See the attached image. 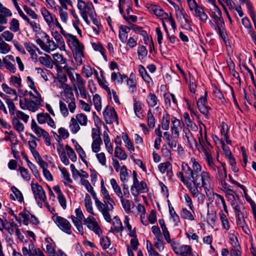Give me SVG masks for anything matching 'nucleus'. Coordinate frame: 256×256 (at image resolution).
Returning <instances> with one entry per match:
<instances>
[{
	"label": "nucleus",
	"mask_w": 256,
	"mask_h": 256,
	"mask_svg": "<svg viewBox=\"0 0 256 256\" xmlns=\"http://www.w3.org/2000/svg\"><path fill=\"white\" fill-rule=\"evenodd\" d=\"M18 170H20L21 176L22 178L26 180H29L30 178V175L29 173L28 170L22 166L19 168Z\"/></svg>",
	"instance_id": "obj_64"
},
{
	"label": "nucleus",
	"mask_w": 256,
	"mask_h": 256,
	"mask_svg": "<svg viewBox=\"0 0 256 256\" xmlns=\"http://www.w3.org/2000/svg\"><path fill=\"white\" fill-rule=\"evenodd\" d=\"M102 144V140H93L92 144V151L94 153H98L100 150V146Z\"/></svg>",
	"instance_id": "obj_49"
},
{
	"label": "nucleus",
	"mask_w": 256,
	"mask_h": 256,
	"mask_svg": "<svg viewBox=\"0 0 256 256\" xmlns=\"http://www.w3.org/2000/svg\"><path fill=\"white\" fill-rule=\"evenodd\" d=\"M103 115L107 124L116 122L117 125L118 124V116L114 108H110L109 106H107L103 112Z\"/></svg>",
	"instance_id": "obj_7"
},
{
	"label": "nucleus",
	"mask_w": 256,
	"mask_h": 256,
	"mask_svg": "<svg viewBox=\"0 0 256 256\" xmlns=\"http://www.w3.org/2000/svg\"><path fill=\"white\" fill-rule=\"evenodd\" d=\"M84 224L90 230H92L96 234L100 236L102 234V230L99 226L96 219L92 216H89L84 220Z\"/></svg>",
	"instance_id": "obj_9"
},
{
	"label": "nucleus",
	"mask_w": 256,
	"mask_h": 256,
	"mask_svg": "<svg viewBox=\"0 0 256 256\" xmlns=\"http://www.w3.org/2000/svg\"><path fill=\"white\" fill-rule=\"evenodd\" d=\"M90 193L94 200L96 206L98 210L102 214L105 220L108 222H110L112 220L110 211H108V210L106 209V205H104V202H102L98 199L94 190L90 191Z\"/></svg>",
	"instance_id": "obj_4"
},
{
	"label": "nucleus",
	"mask_w": 256,
	"mask_h": 256,
	"mask_svg": "<svg viewBox=\"0 0 256 256\" xmlns=\"http://www.w3.org/2000/svg\"><path fill=\"white\" fill-rule=\"evenodd\" d=\"M128 174L126 166H123L120 168V178L123 182H126L128 181Z\"/></svg>",
	"instance_id": "obj_47"
},
{
	"label": "nucleus",
	"mask_w": 256,
	"mask_h": 256,
	"mask_svg": "<svg viewBox=\"0 0 256 256\" xmlns=\"http://www.w3.org/2000/svg\"><path fill=\"white\" fill-rule=\"evenodd\" d=\"M114 156L120 160H126L127 158L126 152L118 146L115 148Z\"/></svg>",
	"instance_id": "obj_30"
},
{
	"label": "nucleus",
	"mask_w": 256,
	"mask_h": 256,
	"mask_svg": "<svg viewBox=\"0 0 256 256\" xmlns=\"http://www.w3.org/2000/svg\"><path fill=\"white\" fill-rule=\"evenodd\" d=\"M69 128L71 131V132L75 134L78 132V131L80 130V126L78 124V122L76 121V120L74 118H72L70 120Z\"/></svg>",
	"instance_id": "obj_34"
},
{
	"label": "nucleus",
	"mask_w": 256,
	"mask_h": 256,
	"mask_svg": "<svg viewBox=\"0 0 256 256\" xmlns=\"http://www.w3.org/2000/svg\"><path fill=\"white\" fill-rule=\"evenodd\" d=\"M68 45L70 48H74V56L76 62L82 64V58L84 56V46L83 44L78 39H76Z\"/></svg>",
	"instance_id": "obj_5"
},
{
	"label": "nucleus",
	"mask_w": 256,
	"mask_h": 256,
	"mask_svg": "<svg viewBox=\"0 0 256 256\" xmlns=\"http://www.w3.org/2000/svg\"><path fill=\"white\" fill-rule=\"evenodd\" d=\"M100 188L101 192L104 196L103 201L104 204L106 205V206L108 211L112 212L114 208V206L115 205V202L109 194L108 191L104 186V182L102 180L101 181Z\"/></svg>",
	"instance_id": "obj_8"
},
{
	"label": "nucleus",
	"mask_w": 256,
	"mask_h": 256,
	"mask_svg": "<svg viewBox=\"0 0 256 256\" xmlns=\"http://www.w3.org/2000/svg\"><path fill=\"white\" fill-rule=\"evenodd\" d=\"M113 228L112 230L116 232L123 230V226L120 219L118 216H114L112 221Z\"/></svg>",
	"instance_id": "obj_28"
},
{
	"label": "nucleus",
	"mask_w": 256,
	"mask_h": 256,
	"mask_svg": "<svg viewBox=\"0 0 256 256\" xmlns=\"http://www.w3.org/2000/svg\"><path fill=\"white\" fill-rule=\"evenodd\" d=\"M110 184L112 186V188L114 190V192H116V195L119 198L122 197V196H123L122 192L121 191L120 188L116 180L114 178H112L110 180Z\"/></svg>",
	"instance_id": "obj_45"
},
{
	"label": "nucleus",
	"mask_w": 256,
	"mask_h": 256,
	"mask_svg": "<svg viewBox=\"0 0 256 256\" xmlns=\"http://www.w3.org/2000/svg\"><path fill=\"white\" fill-rule=\"evenodd\" d=\"M194 12V16L198 17L200 20L202 22H205L208 20V16L206 13L204 12V10L200 6L199 8H196Z\"/></svg>",
	"instance_id": "obj_26"
},
{
	"label": "nucleus",
	"mask_w": 256,
	"mask_h": 256,
	"mask_svg": "<svg viewBox=\"0 0 256 256\" xmlns=\"http://www.w3.org/2000/svg\"><path fill=\"white\" fill-rule=\"evenodd\" d=\"M34 94L32 92H28L26 90L23 96H20V106L23 110H29L34 112L41 106L42 98L38 90L34 91Z\"/></svg>",
	"instance_id": "obj_2"
},
{
	"label": "nucleus",
	"mask_w": 256,
	"mask_h": 256,
	"mask_svg": "<svg viewBox=\"0 0 256 256\" xmlns=\"http://www.w3.org/2000/svg\"><path fill=\"white\" fill-rule=\"evenodd\" d=\"M148 125L152 128H154L155 126V118L153 114H152L151 110H149L148 112Z\"/></svg>",
	"instance_id": "obj_56"
},
{
	"label": "nucleus",
	"mask_w": 256,
	"mask_h": 256,
	"mask_svg": "<svg viewBox=\"0 0 256 256\" xmlns=\"http://www.w3.org/2000/svg\"><path fill=\"white\" fill-rule=\"evenodd\" d=\"M172 122V126L171 128L172 134L174 138H178L179 136V132L182 128L180 120L175 118Z\"/></svg>",
	"instance_id": "obj_19"
},
{
	"label": "nucleus",
	"mask_w": 256,
	"mask_h": 256,
	"mask_svg": "<svg viewBox=\"0 0 256 256\" xmlns=\"http://www.w3.org/2000/svg\"><path fill=\"white\" fill-rule=\"evenodd\" d=\"M210 170L216 173V177L218 180H223L226 178L227 174L225 167L221 168L216 165L215 168H212Z\"/></svg>",
	"instance_id": "obj_16"
},
{
	"label": "nucleus",
	"mask_w": 256,
	"mask_h": 256,
	"mask_svg": "<svg viewBox=\"0 0 256 256\" xmlns=\"http://www.w3.org/2000/svg\"><path fill=\"white\" fill-rule=\"evenodd\" d=\"M216 220V213L212 212H208L207 214L206 220L208 223L211 226L214 225L215 221Z\"/></svg>",
	"instance_id": "obj_62"
},
{
	"label": "nucleus",
	"mask_w": 256,
	"mask_h": 256,
	"mask_svg": "<svg viewBox=\"0 0 256 256\" xmlns=\"http://www.w3.org/2000/svg\"><path fill=\"white\" fill-rule=\"evenodd\" d=\"M60 95L62 100L66 103L73 100L75 101V98L72 92H60Z\"/></svg>",
	"instance_id": "obj_33"
},
{
	"label": "nucleus",
	"mask_w": 256,
	"mask_h": 256,
	"mask_svg": "<svg viewBox=\"0 0 256 256\" xmlns=\"http://www.w3.org/2000/svg\"><path fill=\"white\" fill-rule=\"evenodd\" d=\"M66 150L67 152L69 158L73 162H76L77 160L76 155L73 149L68 145L66 144L65 146Z\"/></svg>",
	"instance_id": "obj_50"
},
{
	"label": "nucleus",
	"mask_w": 256,
	"mask_h": 256,
	"mask_svg": "<svg viewBox=\"0 0 256 256\" xmlns=\"http://www.w3.org/2000/svg\"><path fill=\"white\" fill-rule=\"evenodd\" d=\"M181 216L184 219H186L190 220H194V216L186 208H183L180 213Z\"/></svg>",
	"instance_id": "obj_54"
},
{
	"label": "nucleus",
	"mask_w": 256,
	"mask_h": 256,
	"mask_svg": "<svg viewBox=\"0 0 256 256\" xmlns=\"http://www.w3.org/2000/svg\"><path fill=\"white\" fill-rule=\"evenodd\" d=\"M134 110L136 116L139 118H143L144 115L141 112L142 104L140 101L136 100V98H134Z\"/></svg>",
	"instance_id": "obj_25"
},
{
	"label": "nucleus",
	"mask_w": 256,
	"mask_h": 256,
	"mask_svg": "<svg viewBox=\"0 0 256 256\" xmlns=\"http://www.w3.org/2000/svg\"><path fill=\"white\" fill-rule=\"evenodd\" d=\"M146 248L149 256H160V255L153 248L149 240L146 241Z\"/></svg>",
	"instance_id": "obj_61"
},
{
	"label": "nucleus",
	"mask_w": 256,
	"mask_h": 256,
	"mask_svg": "<svg viewBox=\"0 0 256 256\" xmlns=\"http://www.w3.org/2000/svg\"><path fill=\"white\" fill-rule=\"evenodd\" d=\"M158 168L159 170L162 172V174H164L165 172H166L168 170L172 169V164L168 162H162L160 163L158 166Z\"/></svg>",
	"instance_id": "obj_52"
},
{
	"label": "nucleus",
	"mask_w": 256,
	"mask_h": 256,
	"mask_svg": "<svg viewBox=\"0 0 256 256\" xmlns=\"http://www.w3.org/2000/svg\"><path fill=\"white\" fill-rule=\"evenodd\" d=\"M122 138L126 144V146L127 148L134 152V148L128 135L126 134L123 133Z\"/></svg>",
	"instance_id": "obj_44"
},
{
	"label": "nucleus",
	"mask_w": 256,
	"mask_h": 256,
	"mask_svg": "<svg viewBox=\"0 0 256 256\" xmlns=\"http://www.w3.org/2000/svg\"><path fill=\"white\" fill-rule=\"evenodd\" d=\"M122 207L127 214L130 212L131 208H134L135 206L134 202L132 200L125 199L123 196L120 198Z\"/></svg>",
	"instance_id": "obj_22"
},
{
	"label": "nucleus",
	"mask_w": 256,
	"mask_h": 256,
	"mask_svg": "<svg viewBox=\"0 0 256 256\" xmlns=\"http://www.w3.org/2000/svg\"><path fill=\"white\" fill-rule=\"evenodd\" d=\"M138 58L142 60L146 58L148 54V50L144 46H140L138 48Z\"/></svg>",
	"instance_id": "obj_41"
},
{
	"label": "nucleus",
	"mask_w": 256,
	"mask_h": 256,
	"mask_svg": "<svg viewBox=\"0 0 256 256\" xmlns=\"http://www.w3.org/2000/svg\"><path fill=\"white\" fill-rule=\"evenodd\" d=\"M72 142H76L75 144H74L76 150V152L78 153L79 156H80V158H81L83 162H84L85 161L84 160L86 157V154L84 151L83 150V149L82 148L81 146L77 142L74 141V140H72Z\"/></svg>",
	"instance_id": "obj_51"
},
{
	"label": "nucleus",
	"mask_w": 256,
	"mask_h": 256,
	"mask_svg": "<svg viewBox=\"0 0 256 256\" xmlns=\"http://www.w3.org/2000/svg\"><path fill=\"white\" fill-rule=\"evenodd\" d=\"M46 37L47 38L46 43L48 44V45H47V52H50V51L56 50L58 46V44H56L54 41L50 40L48 36L46 35Z\"/></svg>",
	"instance_id": "obj_59"
},
{
	"label": "nucleus",
	"mask_w": 256,
	"mask_h": 256,
	"mask_svg": "<svg viewBox=\"0 0 256 256\" xmlns=\"http://www.w3.org/2000/svg\"><path fill=\"white\" fill-rule=\"evenodd\" d=\"M31 128L38 137H42L47 132L39 126L34 120L32 121Z\"/></svg>",
	"instance_id": "obj_23"
},
{
	"label": "nucleus",
	"mask_w": 256,
	"mask_h": 256,
	"mask_svg": "<svg viewBox=\"0 0 256 256\" xmlns=\"http://www.w3.org/2000/svg\"><path fill=\"white\" fill-rule=\"evenodd\" d=\"M204 154L205 159L210 169H211L212 168H215L216 164L214 163L210 150H206Z\"/></svg>",
	"instance_id": "obj_31"
},
{
	"label": "nucleus",
	"mask_w": 256,
	"mask_h": 256,
	"mask_svg": "<svg viewBox=\"0 0 256 256\" xmlns=\"http://www.w3.org/2000/svg\"><path fill=\"white\" fill-rule=\"evenodd\" d=\"M184 122L188 127L194 131H196L198 130L197 126L191 120L188 113L186 112L184 114Z\"/></svg>",
	"instance_id": "obj_35"
},
{
	"label": "nucleus",
	"mask_w": 256,
	"mask_h": 256,
	"mask_svg": "<svg viewBox=\"0 0 256 256\" xmlns=\"http://www.w3.org/2000/svg\"><path fill=\"white\" fill-rule=\"evenodd\" d=\"M188 186L187 187L188 188L189 190L191 192L194 197L198 196V188H201L202 186H198L195 184L193 183V184L191 182H189L188 184L186 183Z\"/></svg>",
	"instance_id": "obj_42"
},
{
	"label": "nucleus",
	"mask_w": 256,
	"mask_h": 256,
	"mask_svg": "<svg viewBox=\"0 0 256 256\" xmlns=\"http://www.w3.org/2000/svg\"><path fill=\"white\" fill-rule=\"evenodd\" d=\"M22 156L23 158L26 160L28 166L31 170L32 174L35 176V177L37 179L40 178V174L36 167L29 160L28 157L26 156V154L24 152H22Z\"/></svg>",
	"instance_id": "obj_18"
},
{
	"label": "nucleus",
	"mask_w": 256,
	"mask_h": 256,
	"mask_svg": "<svg viewBox=\"0 0 256 256\" xmlns=\"http://www.w3.org/2000/svg\"><path fill=\"white\" fill-rule=\"evenodd\" d=\"M15 62L14 57L12 55H8L3 58L2 62L6 68L10 72L14 73L16 68L14 66Z\"/></svg>",
	"instance_id": "obj_15"
},
{
	"label": "nucleus",
	"mask_w": 256,
	"mask_h": 256,
	"mask_svg": "<svg viewBox=\"0 0 256 256\" xmlns=\"http://www.w3.org/2000/svg\"><path fill=\"white\" fill-rule=\"evenodd\" d=\"M9 29L14 32H18L20 30L19 21L15 18H12L10 22Z\"/></svg>",
	"instance_id": "obj_36"
},
{
	"label": "nucleus",
	"mask_w": 256,
	"mask_h": 256,
	"mask_svg": "<svg viewBox=\"0 0 256 256\" xmlns=\"http://www.w3.org/2000/svg\"><path fill=\"white\" fill-rule=\"evenodd\" d=\"M133 184L130 188L132 194L136 196L140 193H144L147 191L146 183L144 181L139 182L137 178V174L135 170L132 172Z\"/></svg>",
	"instance_id": "obj_3"
},
{
	"label": "nucleus",
	"mask_w": 256,
	"mask_h": 256,
	"mask_svg": "<svg viewBox=\"0 0 256 256\" xmlns=\"http://www.w3.org/2000/svg\"><path fill=\"white\" fill-rule=\"evenodd\" d=\"M37 120L40 124H47L53 128H56L55 122L50 114L46 112H41L36 115Z\"/></svg>",
	"instance_id": "obj_13"
},
{
	"label": "nucleus",
	"mask_w": 256,
	"mask_h": 256,
	"mask_svg": "<svg viewBox=\"0 0 256 256\" xmlns=\"http://www.w3.org/2000/svg\"><path fill=\"white\" fill-rule=\"evenodd\" d=\"M52 36L58 43V45L62 47L64 46V42L61 35L56 30L52 32Z\"/></svg>",
	"instance_id": "obj_37"
},
{
	"label": "nucleus",
	"mask_w": 256,
	"mask_h": 256,
	"mask_svg": "<svg viewBox=\"0 0 256 256\" xmlns=\"http://www.w3.org/2000/svg\"><path fill=\"white\" fill-rule=\"evenodd\" d=\"M24 46L26 50L30 53L31 58L33 60H37L38 56L36 52V46L30 42H25Z\"/></svg>",
	"instance_id": "obj_21"
},
{
	"label": "nucleus",
	"mask_w": 256,
	"mask_h": 256,
	"mask_svg": "<svg viewBox=\"0 0 256 256\" xmlns=\"http://www.w3.org/2000/svg\"><path fill=\"white\" fill-rule=\"evenodd\" d=\"M84 205L88 212L92 215H94L92 206V202L90 196L88 194L85 196Z\"/></svg>",
	"instance_id": "obj_29"
},
{
	"label": "nucleus",
	"mask_w": 256,
	"mask_h": 256,
	"mask_svg": "<svg viewBox=\"0 0 256 256\" xmlns=\"http://www.w3.org/2000/svg\"><path fill=\"white\" fill-rule=\"evenodd\" d=\"M192 250L190 246L182 245L180 246L176 254L180 256H188L192 254Z\"/></svg>",
	"instance_id": "obj_20"
},
{
	"label": "nucleus",
	"mask_w": 256,
	"mask_h": 256,
	"mask_svg": "<svg viewBox=\"0 0 256 256\" xmlns=\"http://www.w3.org/2000/svg\"><path fill=\"white\" fill-rule=\"evenodd\" d=\"M158 98L156 96L152 93H150L148 97V103L152 107H154L157 104Z\"/></svg>",
	"instance_id": "obj_60"
},
{
	"label": "nucleus",
	"mask_w": 256,
	"mask_h": 256,
	"mask_svg": "<svg viewBox=\"0 0 256 256\" xmlns=\"http://www.w3.org/2000/svg\"><path fill=\"white\" fill-rule=\"evenodd\" d=\"M77 6L81 15L89 14L91 18H93L94 7L92 2L86 3L82 0H78Z\"/></svg>",
	"instance_id": "obj_10"
},
{
	"label": "nucleus",
	"mask_w": 256,
	"mask_h": 256,
	"mask_svg": "<svg viewBox=\"0 0 256 256\" xmlns=\"http://www.w3.org/2000/svg\"><path fill=\"white\" fill-rule=\"evenodd\" d=\"M21 78L20 77L12 76L10 78V83L16 88H20L22 86Z\"/></svg>",
	"instance_id": "obj_57"
},
{
	"label": "nucleus",
	"mask_w": 256,
	"mask_h": 256,
	"mask_svg": "<svg viewBox=\"0 0 256 256\" xmlns=\"http://www.w3.org/2000/svg\"><path fill=\"white\" fill-rule=\"evenodd\" d=\"M10 50V47L8 44L4 42L0 37V52L6 54Z\"/></svg>",
	"instance_id": "obj_46"
},
{
	"label": "nucleus",
	"mask_w": 256,
	"mask_h": 256,
	"mask_svg": "<svg viewBox=\"0 0 256 256\" xmlns=\"http://www.w3.org/2000/svg\"><path fill=\"white\" fill-rule=\"evenodd\" d=\"M6 102L8 106L9 112H10V114L12 116H14L16 112V106L13 100H12L8 98V99L6 100Z\"/></svg>",
	"instance_id": "obj_55"
},
{
	"label": "nucleus",
	"mask_w": 256,
	"mask_h": 256,
	"mask_svg": "<svg viewBox=\"0 0 256 256\" xmlns=\"http://www.w3.org/2000/svg\"><path fill=\"white\" fill-rule=\"evenodd\" d=\"M93 102L96 110L98 111H100L102 109L101 98L98 94L94 95Z\"/></svg>",
	"instance_id": "obj_58"
},
{
	"label": "nucleus",
	"mask_w": 256,
	"mask_h": 256,
	"mask_svg": "<svg viewBox=\"0 0 256 256\" xmlns=\"http://www.w3.org/2000/svg\"><path fill=\"white\" fill-rule=\"evenodd\" d=\"M134 78V76L130 75V78L126 80L127 85L131 94H134L136 91V82Z\"/></svg>",
	"instance_id": "obj_27"
},
{
	"label": "nucleus",
	"mask_w": 256,
	"mask_h": 256,
	"mask_svg": "<svg viewBox=\"0 0 256 256\" xmlns=\"http://www.w3.org/2000/svg\"><path fill=\"white\" fill-rule=\"evenodd\" d=\"M54 58V65L58 66V64H64L66 62V60L64 58L62 55L56 53L52 54Z\"/></svg>",
	"instance_id": "obj_32"
},
{
	"label": "nucleus",
	"mask_w": 256,
	"mask_h": 256,
	"mask_svg": "<svg viewBox=\"0 0 256 256\" xmlns=\"http://www.w3.org/2000/svg\"><path fill=\"white\" fill-rule=\"evenodd\" d=\"M77 122L82 126H86L87 124L88 120L87 116L84 114L80 113L77 114L76 118Z\"/></svg>",
	"instance_id": "obj_40"
},
{
	"label": "nucleus",
	"mask_w": 256,
	"mask_h": 256,
	"mask_svg": "<svg viewBox=\"0 0 256 256\" xmlns=\"http://www.w3.org/2000/svg\"><path fill=\"white\" fill-rule=\"evenodd\" d=\"M138 68L140 74L144 80L146 82L150 83V82L152 81V78L148 74L142 65H140L139 66Z\"/></svg>",
	"instance_id": "obj_43"
},
{
	"label": "nucleus",
	"mask_w": 256,
	"mask_h": 256,
	"mask_svg": "<svg viewBox=\"0 0 256 256\" xmlns=\"http://www.w3.org/2000/svg\"><path fill=\"white\" fill-rule=\"evenodd\" d=\"M192 168L188 164L182 162V168L185 174L192 178V182L198 186H203L206 191L208 190L210 178L208 172H202V166L195 158H191Z\"/></svg>",
	"instance_id": "obj_1"
},
{
	"label": "nucleus",
	"mask_w": 256,
	"mask_h": 256,
	"mask_svg": "<svg viewBox=\"0 0 256 256\" xmlns=\"http://www.w3.org/2000/svg\"><path fill=\"white\" fill-rule=\"evenodd\" d=\"M11 16H12V12L9 9L3 6L0 8V32H2L6 28V27L2 25L7 24L6 18Z\"/></svg>",
	"instance_id": "obj_14"
},
{
	"label": "nucleus",
	"mask_w": 256,
	"mask_h": 256,
	"mask_svg": "<svg viewBox=\"0 0 256 256\" xmlns=\"http://www.w3.org/2000/svg\"><path fill=\"white\" fill-rule=\"evenodd\" d=\"M40 12L44 20L48 26L54 30L56 24H58V19L55 16H52L50 12L44 7L40 9Z\"/></svg>",
	"instance_id": "obj_12"
},
{
	"label": "nucleus",
	"mask_w": 256,
	"mask_h": 256,
	"mask_svg": "<svg viewBox=\"0 0 256 256\" xmlns=\"http://www.w3.org/2000/svg\"><path fill=\"white\" fill-rule=\"evenodd\" d=\"M55 26H56L60 29L61 34L66 38L68 44H70L72 42H74V41L78 39L76 36L66 32L64 30L63 28H62V26L59 22L58 24H56L55 25Z\"/></svg>",
	"instance_id": "obj_24"
},
{
	"label": "nucleus",
	"mask_w": 256,
	"mask_h": 256,
	"mask_svg": "<svg viewBox=\"0 0 256 256\" xmlns=\"http://www.w3.org/2000/svg\"><path fill=\"white\" fill-rule=\"evenodd\" d=\"M31 187L36 200L38 202H39V201L44 202L46 200V196L42 187L39 184H34L33 182L31 183Z\"/></svg>",
	"instance_id": "obj_11"
},
{
	"label": "nucleus",
	"mask_w": 256,
	"mask_h": 256,
	"mask_svg": "<svg viewBox=\"0 0 256 256\" xmlns=\"http://www.w3.org/2000/svg\"><path fill=\"white\" fill-rule=\"evenodd\" d=\"M12 124L14 128L18 132H21L24 130V124L20 122L18 118H14L12 120Z\"/></svg>",
	"instance_id": "obj_48"
},
{
	"label": "nucleus",
	"mask_w": 256,
	"mask_h": 256,
	"mask_svg": "<svg viewBox=\"0 0 256 256\" xmlns=\"http://www.w3.org/2000/svg\"><path fill=\"white\" fill-rule=\"evenodd\" d=\"M215 10L216 11L218 14H214L213 18L214 19L216 24H218V22H220L221 24H224V21L222 16V12L217 6H216Z\"/></svg>",
	"instance_id": "obj_53"
},
{
	"label": "nucleus",
	"mask_w": 256,
	"mask_h": 256,
	"mask_svg": "<svg viewBox=\"0 0 256 256\" xmlns=\"http://www.w3.org/2000/svg\"><path fill=\"white\" fill-rule=\"evenodd\" d=\"M92 46L95 50L99 51L104 58H106L105 54V49L101 44L94 43L92 44Z\"/></svg>",
	"instance_id": "obj_63"
},
{
	"label": "nucleus",
	"mask_w": 256,
	"mask_h": 256,
	"mask_svg": "<svg viewBox=\"0 0 256 256\" xmlns=\"http://www.w3.org/2000/svg\"><path fill=\"white\" fill-rule=\"evenodd\" d=\"M29 249L34 254V256H45L44 252L40 248H36L32 240L29 242Z\"/></svg>",
	"instance_id": "obj_39"
},
{
	"label": "nucleus",
	"mask_w": 256,
	"mask_h": 256,
	"mask_svg": "<svg viewBox=\"0 0 256 256\" xmlns=\"http://www.w3.org/2000/svg\"><path fill=\"white\" fill-rule=\"evenodd\" d=\"M38 61L41 64L48 68H53V60L48 54H44V56H40L38 58Z\"/></svg>",
	"instance_id": "obj_17"
},
{
	"label": "nucleus",
	"mask_w": 256,
	"mask_h": 256,
	"mask_svg": "<svg viewBox=\"0 0 256 256\" xmlns=\"http://www.w3.org/2000/svg\"><path fill=\"white\" fill-rule=\"evenodd\" d=\"M52 220L64 232L68 234H72L71 224L68 220L60 216H53Z\"/></svg>",
	"instance_id": "obj_6"
},
{
	"label": "nucleus",
	"mask_w": 256,
	"mask_h": 256,
	"mask_svg": "<svg viewBox=\"0 0 256 256\" xmlns=\"http://www.w3.org/2000/svg\"><path fill=\"white\" fill-rule=\"evenodd\" d=\"M76 84H74V87L76 88H82V87H84L85 86V84H86V82L84 80V79L82 78V77L81 76L80 74H78V73H76Z\"/></svg>",
	"instance_id": "obj_38"
}]
</instances>
